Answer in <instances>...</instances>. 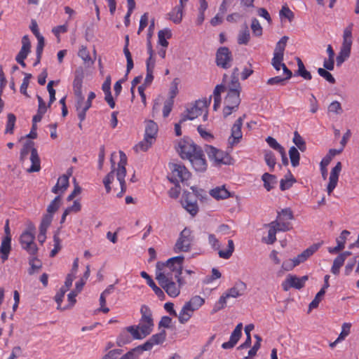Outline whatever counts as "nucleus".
<instances>
[{"instance_id":"2eb2a0df","label":"nucleus","mask_w":359,"mask_h":359,"mask_svg":"<svg viewBox=\"0 0 359 359\" xmlns=\"http://www.w3.org/2000/svg\"><path fill=\"white\" fill-rule=\"evenodd\" d=\"M293 212L290 208L283 209L280 212H278L276 222L279 225V231L283 232L287 231L292 229L290 221L293 219Z\"/></svg>"},{"instance_id":"f8f14e48","label":"nucleus","mask_w":359,"mask_h":359,"mask_svg":"<svg viewBox=\"0 0 359 359\" xmlns=\"http://www.w3.org/2000/svg\"><path fill=\"white\" fill-rule=\"evenodd\" d=\"M137 330L139 340L144 339L149 335L154 328V321L151 316H142L138 325H133Z\"/></svg>"},{"instance_id":"2f4dec72","label":"nucleus","mask_w":359,"mask_h":359,"mask_svg":"<svg viewBox=\"0 0 359 359\" xmlns=\"http://www.w3.org/2000/svg\"><path fill=\"white\" fill-rule=\"evenodd\" d=\"M172 36L171 30L169 28H165L160 30L158 33V43L163 48H167L168 42L167 39H170Z\"/></svg>"},{"instance_id":"052dcab7","label":"nucleus","mask_w":359,"mask_h":359,"mask_svg":"<svg viewBox=\"0 0 359 359\" xmlns=\"http://www.w3.org/2000/svg\"><path fill=\"white\" fill-rule=\"evenodd\" d=\"M297 266L298 264L294 257L293 259L285 260L282 264L281 268L283 271H290Z\"/></svg>"},{"instance_id":"c03bdc74","label":"nucleus","mask_w":359,"mask_h":359,"mask_svg":"<svg viewBox=\"0 0 359 359\" xmlns=\"http://www.w3.org/2000/svg\"><path fill=\"white\" fill-rule=\"evenodd\" d=\"M289 156L291 164L293 167H297L299 164L300 154L295 147H292L289 150Z\"/></svg>"},{"instance_id":"a19ab883","label":"nucleus","mask_w":359,"mask_h":359,"mask_svg":"<svg viewBox=\"0 0 359 359\" xmlns=\"http://www.w3.org/2000/svg\"><path fill=\"white\" fill-rule=\"evenodd\" d=\"M345 260L343 256L339 255L334 259L333 264L331 267V272L334 275H338L341 267L344 265Z\"/></svg>"},{"instance_id":"58836bf2","label":"nucleus","mask_w":359,"mask_h":359,"mask_svg":"<svg viewBox=\"0 0 359 359\" xmlns=\"http://www.w3.org/2000/svg\"><path fill=\"white\" fill-rule=\"evenodd\" d=\"M29 264L30 267L28 272L30 275L34 273L36 270L41 269L42 266L41 262L36 258V255H30V257L29 258Z\"/></svg>"},{"instance_id":"864d4df0","label":"nucleus","mask_w":359,"mask_h":359,"mask_svg":"<svg viewBox=\"0 0 359 359\" xmlns=\"http://www.w3.org/2000/svg\"><path fill=\"white\" fill-rule=\"evenodd\" d=\"M25 77L22 80V83L20 86V91L22 94L25 95L26 97H29V95L27 93V88L29 83V80L32 78V74L29 73H24Z\"/></svg>"},{"instance_id":"6e6d98bb","label":"nucleus","mask_w":359,"mask_h":359,"mask_svg":"<svg viewBox=\"0 0 359 359\" xmlns=\"http://www.w3.org/2000/svg\"><path fill=\"white\" fill-rule=\"evenodd\" d=\"M116 172H113L111 170L103 179V184L104 185L107 193H109L111 191V184L114 180V175Z\"/></svg>"},{"instance_id":"aec40b11","label":"nucleus","mask_w":359,"mask_h":359,"mask_svg":"<svg viewBox=\"0 0 359 359\" xmlns=\"http://www.w3.org/2000/svg\"><path fill=\"white\" fill-rule=\"evenodd\" d=\"M166 339V332L163 330L159 333L152 335L149 340L140 345V348L144 351H150L155 345L163 344Z\"/></svg>"},{"instance_id":"49530a36","label":"nucleus","mask_w":359,"mask_h":359,"mask_svg":"<svg viewBox=\"0 0 359 359\" xmlns=\"http://www.w3.org/2000/svg\"><path fill=\"white\" fill-rule=\"evenodd\" d=\"M7 122L5 129L6 134H13L14 131L16 117L13 114H8L7 116Z\"/></svg>"},{"instance_id":"8fccbe9b","label":"nucleus","mask_w":359,"mask_h":359,"mask_svg":"<svg viewBox=\"0 0 359 359\" xmlns=\"http://www.w3.org/2000/svg\"><path fill=\"white\" fill-rule=\"evenodd\" d=\"M293 142L301 151H304L306 150V146L305 141L297 131L294 133Z\"/></svg>"},{"instance_id":"9d476101","label":"nucleus","mask_w":359,"mask_h":359,"mask_svg":"<svg viewBox=\"0 0 359 359\" xmlns=\"http://www.w3.org/2000/svg\"><path fill=\"white\" fill-rule=\"evenodd\" d=\"M192 241L193 236L191 230L187 228L184 229L175 245L174 251L176 253L189 251Z\"/></svg>"},{"instance_id":"6e6552de","label":"nucleus","mask_w":359,"mask_h":359,"mask_svg":"<svg viewBox=\"0 0 359 359\" xmlns=\"http://www.w3.org/2000/svg\"><path fill=\"white\" fill-rule=\"evenodd\" d=\"M172 171L170 181L178 186L180 182H187L191 177V173L187 168L180 163H173L170 165Z\"/></svg>"},{"instance_id":"0eeeda50","label":"nucleus","mask_w":359,"mask_h":359,"mask_svg":"<svg viewBox=\"0 0 359 359\" xmlns=\"http://www.w3.org/2000/svg\"><path fill=\"white\" fill-rule=\"evenodd\" d=\"M229 151L228 149L227 151H224L212 146H207L205 149V152L209 158L217 165H231L233 163V158L230 156Z\"/></svg>"},{"instance_id":"79ce46f5","label":"nucleus","mask_w":359,"mask_h":359,"mask_svg":"<svg viewBox=\"0 0 359 359\" xmlns=\"http://www.w3.org/2000/svg\"><path fill=\"white\" fill-rule=\"evenodd\" d=\"M241 335L236 332H232L229 341L224 342L222 344L224 349H230L234 347L240 339Z\"/></svg>"},{"instance_id":"72a5a7b5","label":"nucleus","mask_w":359,"mask_h":359,"mask_svg":"<svg viewBox=\"0 0 359 359\" xmlns=\"http://www.w3.org/2000/svg\"><path fill=\"white\" fill-rule=\"evenodd\" d=\"M289 38L286 36H283L276 43L273 55L283 57L284 51Z\"/></svg>"},{"instance_id":"4468645a","label":"nucleus","mask_w":359,"mask_h":359,"mask_svg":"<svg viewBox=\"0 0 359 359\" xmlns=\"http://www.w3.org/2000/svg\"><path fill=\"white\" fill-rule=\"evenodd\" d=\"M137 336L136 329L133 325L128 326L121 330L116 338V344L121 347L131 343L133 340H139Z\"/></svg>"},{"instance_id":"4c0bfd02","label":"nucleus","mask_w":359,"mask_h":359,"mask_svg":"<svg viewBox=\"0 0 359 359\" xmlns=\"http://www.w3.org/2000/svg\"><path fill=\"white\" fill-rule=\"evenodd\" d=\"M34 143L32 141H27L23 144V147L20 151V158L21 161H24L30 152L32 153V149H35L34 147Z\"/></svg>"},{"instance_id":"de8ad7c7","label":"nucleus","mask_w":359,"mask_h":359,"mask_svg":"<svg viewBox=\"0 0 359 359\" xmlns=\"http://www.w3.org/2000/svg\"><path fill=\"white\" fill-rule=\"evenodd\" d=\"M279 16L281 20L283 18L287 19L289 22H292L294 18L293 12L289 8L287 5L283 6L279 11Z\"/></svg>"},{"instance_id":"f704fd0d","label":"nucleus","mask_w":359,"mask_h":359,"mask_svg":"<svg viewBox=\"0 0 359 359\" xmlns=\"http://www.w3.org/2000/svg\"><path fill=\"white\" fill-rule=\"evenodd\" d=\"M167 15L168 19L172 21L175 24H180L182 20L183 10L175 6L168 13Z\"/></svg>"},{"instance_id":"a18cd8bd","label":"nucleus","mask_w":359,"mask_h":359,"mask_svg":"<svg viewBox=\"0 0 359 359\" xmlns=\"http://www.w3.org/2000/svg\"><path fill=\"white\" fill-rule=\"evenodd\" d=\"M155 140H150L149 138H147V137H144L143 140L141 141L138 144H137L135 148L137 151H147L152 144L154 143Z\"/></svg>"},{"instance_id":"b1692460","label":"nucleus","mask_w":359,"mask_h":359,"mask_svg":"<svg viewBox=\"0 0 359 359\" xmlns=\"http://www.w3.org/2000/svg\"><path fill=\"white\" fill-rule=\"evenodd\" d=\"M76 102L75 104L76 110L77 111L78 117L81 122L84 121L86 118V111L90 108L89 102L84 100V97L81 95V97H76Z\"/></svg>"},{"instance_id":"20e7f679","label":"nucleus","mask_w":359,"mask_h":359,"mask_svg":"<svg viewBox=\"0 0 359 359\" xmlns=\"http://www.w3.org/2000/svg\"><path fill=\"white\" fill-rule=\"evenodd\" d=\"M116 155V153L111 154V170L113 172H116V176L119 182L121 189V193L124 192L126 191V182H125V177L126 175V165L127 164V156L125 154V153L122 151H119V156H120V160L118 163V167L116 168L115 167V161L114 159V156Z\"/></svg>"},{"instance_id":"c85d7f7f","label":"nucleus","mask_w":359,"mask_h":359,"mask_svg":"<svg viewBox=\"0 0 359 359\" xmlns=\"http://www.w3.org/2000/svg\"><path fill=\"white\" fill-rule=\"evenodd\" d=\"M29 159L32 163V165L27 169V172H34L39 171L41 170V160L36 149H32V153L31 154Z\"/></svg>"},{"instance_id":"393cba45","label":"nucleus","mask_w":359,"mask_h":359,"mask_svg":"<svg viewBox=\"0 0 359 359\" xmlns=\"http://www.w3.org/2000/svg\"><path fill=\"white\" fill-rule=\"evenodd\" d=\"M69 175H63L60 176L56 184L53 187L52 192L57 194L65 192L69 187Z\"/></svg>"},{"instance_id":"774afa93","label":"nucleus","mask_w":359,"mask_h":359,"mask_svg":"<svg viewBox=\"0 0 359 359\" xmlns=\"http://www.w3.org/2000/svg\"><path fill=\"white\" fill-rule=\"evenodd\" d=\"M122 352L121 349L111 350L103 356L102 359H117Z\"/></svg>"},{"instance_id":"680f3d73","label":"nucleus","mask_w":359,"mask_h":359,"mask_svg":"<svg viewBox=\"0 0 359 359\" xmlns=\"http://www.w3.org/2000/svg\"><path fill=\"white\" fill-rule=\"evenodd\" d=\"M318 73L320 76L324 78L329 83L332 84L335 83V79L328 71H327V69L323 68H318Z\"/></svg>"},{"instance_id":"a211bd4d","label":"nucleus","mask_w":359,"mask_h":359,"mask_svg":"<svg viewBox=\"0 0 359 359\" xmlns=\"http://www.w3.org/2000/svg\"><path fill=\"white\" fill-rule=\"evenodd\" d=\"M196 171H204L206 169V161L202 150L199 148L188 158Z\"/></svg>"},{"instance_id":"9b49d317","label":"nucleus","mask_w":359,"mask_h":359,"mask_svg":"<svg viewBox=\"0 0 359 359\" xmlns=\"http://www.w3.org/2000/svg\"><path fill=\"white\" fill-rule=\"evenodd\" d=\"M198 149L199 147L189 137L180 140L176 145L177 151L184 159H188Z\"/></svg>"},{"instance_id":"473e14b6","label":"nucleus","mask_w":359,"mask_h":359,"mask_svg":"<svg viewBox=\"0 0 359 359\" xmlns=\"http://www.w3.org/2000/svg\"><path fill=\"white\" fill-rule=\"evenodd\" d=\"M83 74L81 73H76L75 77L73 81V90L75 97H81L82 93V86H83Z\"/></svg>"},{"instance_id":"f257e3e1","label":"nucleus","mask_w":359,"mask_h":359,"mask_svg":"<svg viewBox=\"0 0 359 359\" xmlns=\"http://www.w3.org/2000/svg\"><path fill=\"white\" fill-rule=\"evenodd\" d=\"M184 256H177L166 262H158L156 264V279L158 282L182 276Z\"/></svg>"},{"instance_id":"c9c22d12","label":"nucleus","mask_w":359,"mask_h":359,"mask_svg":"<svg viewBox=\"0 0 359 359\" xmlns=\"http://www.w3.org/2000/svg\"><path fill=\"white\" fill-rule=\"evenodd\" d=\"M158 131V126L156 123L152 121H149L147 122L146 128H145V134L144 136L147 137L150 140H156V136Z\"/></svg>"},{"instance_id":"6ab92c4d","label":"nucleus","mask_w":359,"mask_h":359,"mask_svg":"<svg viewBox=\"0 0 359 359\" xmlns=\"http://www.w3.org/2000/svg\"><path fill=\"white\" fill-rule=\"evenodd\" d=\"M240 102V84L236 82L235 83V88L229 90L224 100V104L230 105L238 109Z\"/></svg>"},{"instance_id":"bb28decb","label":"nucleus","mask_w":359,"mask_h":359,"mask_svg":"<svg viewBox=\"0 0 359 359\" xmlns=\"http://www.w3.org/2000/svg\"><path fill=\"white\" fill-rule=\"evenodd\" d=\"M267 226L269 227L268 236L264 240L266 243L271 245L276 241V233L279 231V225L276 222H271Z\"/></svg>"},{"instance_id":"f3484780","label":"nucleus","mask_w":359,"mask_h":359,"mask_svg":"<svg viewBox=\"0 0 359 359\" xmlns=\"http://www.w3.org/2000/svg\"><path fill=\"white\" fill-rule=\"evenodd\" d=\"M308 278L307 276L298 277L295 275L290 274L282 283V287L285 291H288L292 287L300 290L304 287Z\"/></svg>"},{"instance_id":"a878e982","label":"nucleus","mask_w":359,"mask_h":359,"mask_svg":"<svg viewBox=\"0 0 359 359\" xmlns=\"http://www.w3.org/2000/svg\"><path fill=\"white\" fill-rule=\"evenodd\" d=\"M11 250V236H5L1 241L0 247L1 259L3 262L8 258Z\"/></svg>"},{"instance_id":"338daca9","label":"nucleus","mask_w":359,"mask_h":359,"mask_svg":"<svg viewBox=\"0 0 359 359\" xmlns=\"http://www.w3.org/2000/svg\"><path fill=\"white\" fill-rule=\"evenodd\" d=\"M328 111L340 114L342 113V108L341 104L338 101H333L328 107Z\"/></svg>"},{"instance_id":"dca6fc26","label":"nucleus","mask_w":359,"mask_h":359,"mask_svg":"<svg viewBox=\"0 0 359 359\" xmlns=\"http://www.w3.org/2000/svg\"><path fill=\"white\" fill-rule=\"evenodd\" d=\"M233 55L227 47H220L216 53V64L223 69H229L231 67Z\"/></svg>"},{"instance_id":"0e129e2a","label":"nucleus","mask_w":359,"mask_h":359,"mask_svg":"<svg viewBox=\"0 0 359 359\" xmlns=\"http://www.w3.org/2000/svg\"><path fill=\"white\" fill-rule=\"evenodd\" d=\"M350 232L347 230H344L340 233V236L336 239L337 244L339 245L341 248L344 249L345 243L348 236Z\"/></svg>"},{"instance_id":"09e8293b","label":"nucleus","mask_w":359,"mask_h":359,"mask_svg":"<svg viewBox=\"0 0 359 359\" xmlns=\"http://www.w3.org/2000/svg\"><path fill=\"white\" fill-rule=\"evenodd\" d=\"M264 160L271 170H273L276 164V159L273 153L269 150L264 151Z\"/></svg>"},{"instance_id":"cd10ccee","label":"nucleus","mask_w":359,"mask_h":359,"mask_svg":"<svg viewBox=\"0 0 359 359\" xmlns=\"http://www.w3.org/2000/svg\"><path fill=\"white\" fill-rule=\"evenodd\" d=\"M210 194L216 200H224L230 197V192L224 186L217 187L210 191Z\"/></svg>"},{"instance_id":"37998d69","label":"nucleus","mask_w":359,"mask_h":359,"mask_svg":"<svg viewBox=\"0 0 359 359\" xmlns=\"http://www.w3.org/2000/svg\"><path fill=\"white\" fill-rule=\"evenodd\" d=\"M144 351L140 348V345L131 349L126 354L122 355L119 359H137L139 355Z\"/></svg>"},{"instance_id":"e433bc0d","label":"nucleus","mask_w":359,"mask_h":359,"mask_svg":"<svg viewBox=\"0 0 359 359\" xmlns=\"http://www.w3.org/2000/svg\"><path fill=\"white\" fill-rule=\"evenodd\" d=\"M182 205L191 216H195L198 211L196 201H191L188 198L182 201Z\"/></svg>"},{"instance_id":"1a4fd4ad","label":"nucleus","mask_w":359,"mask_h":359,"mask_svg":"<svg viewBox=\"0 0 359 359\" xmlns=\"http://www.w3.org/2000/svg\"><path fill=\"white\" fill-rule=\"evenodd\" d=\"M208 241L209 245L213 250H218L219 256L222 259H229L234 251V243L231 239L228 241V248L225 250H219L221 246L220 243L214 234L209 233Z\"/></svg>"},{"instance_id":"7ed1b4c3","label":"nucleus","mask_w":359,"mask_h":359,"mask_svg":"<svg viewBox=\"0 0 359 359\" xmlns=\"http://www.w3.org/2000/svg\"><path fill=\"white\" fill-rule=\"evenodd\" d=\"M34 240L35 226L34 224H29L20 235V243L22 248L31 256L36 255L38 252V248Z\"/></svg>"},{"instance_id":"13d9d810","label":"nucleus","mask_w":359,"mask_h":359,"mask_svg":"<svg viewBox=\"0 0 359 359\" xmlns=\"http://www.w3.org/2000/svg\"><path fill=\"white\" fill-rule=\"evenodd\" d=\"M250 32L246 27L243 31H241L238 36V43L239 44H247L250 40Z\"/></svg>"},{"instance_id":"603ef678","label":"nucleus","mask_w":359,"mask_h":359,"mask_svg":"<svg viewBox=\"0 0 359 359\" xmlns=\"http://www.w3.org/2000/svg\"><path fill=\"white\" fill-rule=\"evenodd\" d=\"M298 74L304 79L311 80L312 79L311 73L305 69V67L300 59H298Z\"/></svg>"},{"instance_id":"ddd939ff","label":"nucleus","mask_w":359,"mask_h":359,"mask_svg":"<svg viewBox=\"0 0 359 359\" xmlns=\"http://www.w3.org/2000/svg\"><path fill=\"white\" fill-rule=\"evenodd\" d=\"M243 119L239 117L231 128V136L227 141V149L231 151L234 146L237 145L243 137L241 128Z\"/></svg>"},{"instance_id":"5701e85b","label":"nucleus","mask_w":359,"mask_h":359,"mask_svg":"<svg viewBox=\"0 0 359 359\" xmlns=\"http://www.w3.org/2000/svg\"><path fill=\"white\" fill-rule=\"evenodd\" d=\"M341 170V163L338 162L336 165L332 169L329 177V182L327 187V191L329 195L336 188L339 180V175Z\"/></svg>"},{"instance_id":"ea45409f","label":"nucleus","mask_w":359,"mask_h":359,"mask_svg":"<svg viewBox=\"0 0 359 359\" xmlns=\"http://www.w3.org/2000/svg\"><path fill=\"white\" fill-rule=\"evenodd\" d=\"M262 179L264 182V187L265 189L267 191H270L273 187V184L276 182L275 176L266 172L262 175Z\"/></svg>"},{"instance_id":"39448f33","label":"nucleus","mask_w":359,"mask_h":359,"mask_svg":"<svg viewBox=\"0 0 359 359\" xmlns=\"http://www.w3.org/2000/svg\"><path fill=\"white\" fill-rule=\"evenodd\" d=\"M158 283L168 296L174 298L177 297L180 294L181 287L184 285L185 280L182 276H180Z\"/></svg>"},{"instance_id":"5fc2aeb1","label":"nucleus","mask_w":359,"mask_h":359,"mask_svg":"<svg viewBox=\"0 0 359 359\" xmlns=\"http://www.w3.org/2000/svg\"><path fill=\"white\" fill-rule=\"evenodd\" d=\"M251 29L253 34L256 36L262 35V27L257 18H253L251 22Z\"/></svg>"},{"instance_id":"bf43d9fd","label":"nucleus","mask_w":359,"mask_h":359,"mask_svg":"<svg viewBox=\"0 0 359 359\" xmlns=\"http://www.w3.org/2000/svg\"><path fill=\"white\" fill-rule=\"evenodd\" d=\"M266 142L269 144L270 147L273 149L274 150L277 151L278 153L282 152L283 149H284L277 141L276 139H274L272 137H268L266 139Z\"/></svg>"},{"instance_id":"7c9ffc66","label":"nucleus","mask_w":359,"mask_h":359,"mask_svg":"<svg viewBox=\"0 0 359 359\" xmlns=\"http://www.w3.org/2000/svg\"><path fill=\"white\" fill-rule=\"evenodd\" d=\"M31 51V43L28 36L25 35L22 38V47L15 57L26 59Z\"/></svg>"},{"instance_id":"f03ea898","label":"nucleus","mask_w":359,"mask_h":359,"mask_svg":"<svg viewBox=\"0 0 359 359\" xmlns=\"http://www.w3.org/2000/svg\"><path fill=\"white\" fill-rule=\"evenodd\" d=\"M246 284L242 281H238L235 285L227 290L219 299L217 302L215 304L214 311L215 312L224 308L230 298H237L244 294L246 290Z\"/></svg>"},{"instance_id":"c756f323","label":"nucleus","mask_w":359,"mask_h":359,"mask_svg":"<svg viewBox=\"0 0 359 359\" xmlns=\"http://www.w3.org/2000/svg\"><path fill=\"white\" fill-rule=\"evenodd\" d=\"M352 29L353 24H351L344 30L343 34V43L341 48H346V50H351L352 46Z\"/></svg>"},{"instance_id":"e2e57ef3","label":"nucleus","mask_w":359,"mask_h":359,"mask_svg":"<svg viewBox=\"0 0 359 359\" xmlns=\"http://www.w3.org/2000/svg\"><path fill=\"white\" fill-rule=\"evenodd\" d=\"M325 293V291L324 290V288H322L316 295L314 299L309 304V309L311 310L312 309L316 308L320 300L322 299L323 297L324 296Z\"/></svg>"},{"instance_id":"4be33fe9","label":"nucleus","mask_w":359,"mask_h":359,"mask_svg":"<svg viewBox=\"0 0 359 359\" xmlns=\"http://www.w3.org/2000/svg\"><path fill=\"white\" fill-rule=\"evenodd\" d=\"M323 242L313 243L308 248L304 250L301 254L298 255L294 257L296 262L298 266L306 262L309 257H311L315 252H316L322 246Z\"/></svg>"},{"instance_id":"69168bd1","label":"nucleus","mask_w":359,"mask_h":359,"mask_svg":"<svg viewBox=\"0 0 359 359\" xmlns=\"http://www.w3.org/2000/svg\"><path fill=\"white\" fill-rule=\"evenodd\" d=\"M60 201V196H56L47 208L48 214L53 215L59 208Z\"/></svg>"},{"instance_id":"423d86ee","label":"nucleus","mask_w":359,"mask_h":359,"mask_svg":"<svg viewBox=\"0 0 359 359\" xmlns=\"http://www.w3.org/2000/svg\"><path fill=\"white\" fill-rule=\"evenodd\" d=\"M210 100L211 97L209 100L204 99L196 101L194 104L187 108L186 114L182 116L181 122H184L187 120H194L201 115L208 108Z\"/></svg>"},{"instance_id":"3c124183","label":"nucleus","mask_w":359,"mask_h":359,"mask_svg":"<svg viewBox=\"0 0 359 359\" xmlns=\"http://www.w3.org/2000/svg\"><path fill=\"white\" fill-rule=\"evenodd\" d=\"M350 53L351 50L341 48L340 51L336 58L337 65L341 66L342 63L349 57Z\"/></svg>"},{"instance_id":"4d7b16f0","label":"nucleus","mask_w":359,"mask_h":359,"mask_svg":"<svg viewBox=\"0 0 359 359\" xmlns=\"http://www.w3.org/2000/svg\"><path fill=\"white\" fill-rule=\"evenodd\" d=\"M295 182L294 177L290 174V177H285V179H283L280 182V188L282 191L287 190L290 189L293 183Z\"/></svg>"},{"instance_id":"412c9836","label":"nucleus","mask_w":359,"mask_h":359,"mask_svg":"<svg viewBox=\"0 0 359 359\" xmlns=\"http://www.w3.org/2000/svg\"><path fill=\"white\" fill-rule=\"evenodd\" d=\"M205 302L203 298L200 296H194L186 302L183 306L180 314H188L189 312L197 311Z\"/></svg>"}]
</instances>
